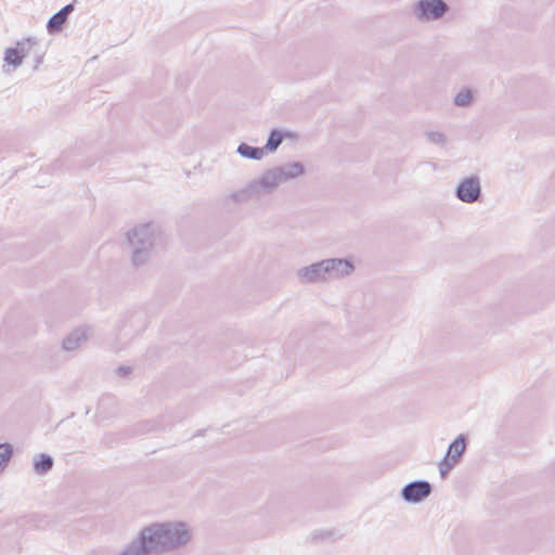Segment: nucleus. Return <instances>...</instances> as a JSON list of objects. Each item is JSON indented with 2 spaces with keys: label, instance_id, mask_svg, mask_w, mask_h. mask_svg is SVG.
Listing matches in <instances>:
<instances>
[{
  "label": "nucleus",
  "instance_id": "9d476101",
  "mask_svg": "<svg viewBox=\"0 0 555 555\" xmlns=\"http://www.w3.org/2000/svg\"><path fill=\"white\" fill-rule=\"evenodd\" d=\"M93 335V330L91 326H79L73 330L62 343V348L64 351H75L82 347Z\"/></svg>",
  "mask_w": 555,
  "mask_h": 555
},
{
  "label": "nucleus",
  "instance_id": "4468645a",
  "mask_svg": "<svg viewBox=\"0 0 555 555\" xmlns=\"http://www.w3.org/2000/svg\"><path fill=\"white\" fill-rule=\"evenodd\" d=\"M170 425H171V422L169 420V416L160 415L156 418L141 422L139 424V426H140L139 433L145 434V433H150V431L162 430V429H166Z\"/></svg>",
  "mask_w": 555,
  "mask_h": 555
},
{
  "label": "nucleus",
  "instance_id": "9b49d317",
  "mask_svg": "<svg viewBox=\"0 0 555 555\" xmlns=\"http://www.w3.org/2000/svg\"><path fill=\"white\" fill-rule=\"evenodd\" d=\"M296 275L305 284L326 283L322 260L298 269Z\"/></svg>",
  "mask_w": 555,
  "mask_h": 555
},
{
  "label": "nucleus",
  "instance_id": "aec40b11",
  "mask_svg": "<svg viewBox=\"0 0 555 555\" xmlns=\"http://www.w3.org/2000/svg\"><path fill=\"white\" fill-rule=\"evenodd\" d=\"M475 99L474 91L468 88L460 90L454 96V104L459 107H468Z\"/></svg>",
  "mask_w": 555,
  "mask_h": 555
},
{
  "label": "nucleus",
  "instance_id": "f3484780",
  "mask_svg": "<svg viewBox=\"0 0 555 555\" xmlns=\"http://www.w3.org/2000/svg\"><path fill=\"white\" fill-rule=\"evenodd\" d=\"M53 463L51 455L41 453L39 457L34 461V470L38 475H46L52 469Z\"/></svg>",
  "mask_w": 555,
  "mask_h": 555
},
{
  "label": "nucleus",
  "instance_id": "cd10ccee",
  "mask_svg": "<svg viewBox=\"0 0 555 555\" xmlns=\"http://www.w3.org/2000/svg\"><path fill=\"white\" fill-rule=\"evenodd\" d=\"M121 331L125 333V335H128L127 325L122 326Z\"/></svg>",
  "mask_w": 555,
  "mask_h": 555
},
{
  "label": "nucleus",
  "instance_id": "0eeeda50",
  "mask_svg": "<svg viewBox=\"0 0 555 555\" xmlns=\"http://www.w3.org/2000/svg\"><path fill=\"white\" fill-rule=\"evenodd\" d=\"M455 197L465 204H473L481 197V181L477 175L461 179L454 190Z\"/></svg>",
  "mask_w": 555,
  "mask_h": 555
},
{
  "label": "nucleus",
  "instance_id": "5701e85b",
  "mask_svg": "<svg viewBox=\"0 0 555 555\" xmlns=\"http://www.w3.org/2000/svg\"><path fill=\"white\" fill-rule=\"evenodd\" d=\"M23 60L16 47L8 48L4 52V62L8 65H12L14 68L18 67L23 63Z\"/></svg>",
  "mask_w": 555,
  "mask_h": 555
},
{
  "label": "nucleus",
  "instance_id": "6ab92c4d",
  "mask_svg": "<svg viewBox=\"0 0 555 555\" xmlns=\"http://www.w3.org/2000/svg\"><path fill=\"white\" fill-rule=\"evenodd\" d=\"M424 138L426 142L440 147H444L449 142L446 133L439 130H426L424 132Z\"/></svg>",
  "mask_w": 555,
  "mask_h": 555
},
{
  "label": "nucleus",
  "instance_id": "20e7f679",
  "mask_svg": "<svg viewBox=\"0 0 555 555\" xmlns=\"http://www.w3.org/2000/svg\"><path fill=\"white\" fill-rule=\"evenodd\" d=\"M274 190L280 184L297 179L306 173V168L300 162L285 163L264 171Z\"/></svg>",
  "mask_w": 555,
  "mask_h": 555
},
{
  "label": "nucleus",
  "instance_id": "2eb2a0df",
  "mask_svg": "<svg viewBox=\"0 0 555 555\" xmlns=\"http://www.w3.org/2000/svg\"><path fill=\"white\" fill-rule=\"evenodd\" d=\"M338 539L337 531L332 528H320L309 533L307 540L312 543Z\"/></svg>",
  "mask_w": 555,
  "mask_h": 555
},
{
  "label": "nucleus",
  "instance_id": "4be33fe9",
  "mask_svg": "<svg viewBox=\"0 0 555 555\" xmlns=\"http://www.w3.org/2000/svg\"><path fill=\"white\" fill-rule=\"evenodd\" d=\"M12 456L13 447L8 442L0 443V474L7 468Z\"/></svg>",
  "mask_w": 555,
  "mask_h": 555
},
{
  "label": "nucleus",
  "instance_id": "1a4fd4ad",
  "mask_svg": "<svg viewBox=\"0 0 555 555\" xmlns=\"http://www.w3.org/2000/svg\"><path fill=\"white\" fill-rule=\"evenodd\" d=\"M433 491V487L427 480H414L406 483L401 490V498L406 503L418 504L427 499Z\"/></svg>",
  "mask_w": 555,
  "mask_h": 555
},
{
  "label": "nucleus",
  "instance_id": "dca6fc26",
  "mask_svg": "<svg viewBox=\"0 0 555 555\" xmlns=\"http://www.w3.org/2000/svg\"><path fill=\"white\" fill-rule=\"evenodd\" d=\"M236 153L243 158L260 160L264 156V149L241 143L236 149Z\"/></svg>",
  "mask_w": 555,
  "mask_h": 555
},
{
  "label": "nucleus",
  "instance_id": "6e6552de",
  "mask_svg": "<svg viewBox=\"0 0 555 555\" xmlns=\"http://www.w3.org/2000/svg\"><path fill=\"white\" fill-rule=\"evenodd\" d=\"M322 262L326 283L347 278L354 271L353 262L347 258H327Z\"/></svg>",
  "mask_w": 555,
  "mask_h": 555
},
{
  "label": "nucleus",
  "instance_id": "393cba45",
  "mask_svg": "<svg viewBox=\"0 0 555 555\" xmlns=\"http://www.w3.org/2000/svg\"><path fill=\"white\" fill-rule=\"evenodd\" d=\"M129 325L133 328V333H140L145 326V318L142 312H137L132 314L129 319Z\"/></svg>",
  "mask_w": 555,
  "mask_h": 555
},
{
  "label": "nucleus",
  "instance_id": "a211bd4d",
  "mask_svg": "<svg viewBox=\"0 0 555 555\" xmlns=\"http://www.w3.org/2000/svg\"><path fill=\"white\" fill-rule=\"evenodd\" d=\"M67 18L61 13H54L47 23V30L49 34L54 35L62 31Z\"/></svg>",
  "mask_w": 555,
  "mask_h": 555
},
{
  "label": "nucleus",
  "instance_id": "39448f33",
  "mask_svg": "<svg viewBox=\"0 0 555 555\" xmlns=\"http://www.w3.org/2000/svg\"><path fill=\"white\" fill-rule=\"evenodd\" d=\"M274 190L280 184L297 179L306 173V168L300 162L285 163L264 171Z\"/></svg>",
  "mask_w": 555,
  "mask_h": 555
},
{
  "label": "nucleus",
  "instance_id": "f8f14e48",
  "mask_svg": "<svg viewBox=\"0 0 555 555\" xmlns=\"http://www.w3.org/2000/svg\"><path fill=\"white\" fill-rule=\"evenodd\" d=\"M246 185L253 199H260L261 197L275 191L266 172H263L260 177L249 181Z\"/></svg>",
  "mask_w": 555,
  "mask_h": 555
},
{
  "label": "nucleus",
  "instance_id": "f03ea898",
  "mask_svg": "<svg viewBox=\"0 0 555 555\" xmlns=\"http://www.w3.org/2000/svg\"><path fill=\"white\" fill-rule=\"evenodd\" d=\"M131 259L135 267L145 264L156 251L162 241V232L154 223H145L131 229L128 234Z\"/></svg>",
  "mask_w": 555,
  "mask_h": 555
},
{
  "label": "nucleus",
  "instance_id": "ddd939ff",
  "mask_svg": "<svg viewBox=\"0 0 555 555\" xmlns=\"http://www.w3.org/2000/svg\"><path fill=\"white\" fill-rule=\"evenodd\" d=\"M16 48H17L20 54H22L23 59L30 54L35 55V66H34L35 69L42 62V55H41L40 51L37 49L38 40L36 38L28 37L22 41H17Z\"/></svg>",
  "mask_w": 555,
  "mask_h": 555
},
{
  "label": "nucleus",
  "instance_id": "bb28decb",
  "mask_svg": "<svg viewBox=\"0 0 555 555\" xmlns=\"http://www.w3.org/2000/svg\"><path fill=\"white\" fill-rule=\"evenodd\" d=\"M130 371H131V369H130L129 366H119V367L117 369V373H118V375H120V376H126V375H128V374L130 373Z\"/></svg>",
  "mask_w": 555,
  "mask_h": 555
},
{
  "label": "nucleus",
  "instance_id": "b1692460",
  "mask_svg": "<svg viewBox=\"0 0 555 555\" xmlns=\"http://www.w3.org/2000/svg\"><path fill=\"white\" fill-rule=\"evenodd\" d=\"M229 198L235 203L243 204L251 201L247 185L230 193Z\"/></svg>",
  "mask_w": 555,
  "mask_h": 555
},
{
  "label": "nucleus",
  "instance_id": "a878e982",
  "mask_svg": "<svg viewBox=\"0 0 555 555\" xmlns=\"http://www.w3.org/2000/svg\"><path fill=\"white\" fill-rule=\"evenodd\" d=\"M74 11V3H68L63 7L59 12H61L66 18H68L69 14Z\"/></svg>",
  "mask_w": 555,
  "mask_h": 555
},
{
  "label": "nucleus",
  "instance_id": "7ed1b4c3",
  "mask_svg": "<svg viewBox=\"0 0 555 555\" xmlns=\"http://www.w3.org/2000/svg\"><path fill=\"white\" fill-rule=\"evenodd\" d=\"M449 9L444 0H418L414 3L412 12L417 21L428 23L441 20Z\"/></svg>",
  "mask_w": 555,
  "mask_h": 555
},
{
  "label": "nucleus",
  "instance_id": "412c9836",
  "mask_svg": "<svg viewBox=\"0 0 555 555\" xmlns=\"http://www.w3.org/2000/svg\"><path fill=\"white\" fill-rule=\"evenodd\" d=\"M283 133L282 131L278 130V129H273L270 134H269V138L267 140V143L266 145L262 147L264 149V152H275L278 150V147L281 145V143L283 142Z\"/></svg>",
  "mask_w": 555,
  "mask_h": 555
},
{
  "label": "nucleus",
  "instance_id": "f257e3e1",
  "mask_svg": "<svg viewBox=\"0 0 555 555\" xmlns=\"http://www.w3.org/2000/svg\"><path fill=\"white\" fill-rule=\"evenodd\" d=\"M193 538L184 521L153 522L142 528L119 555H163L186 546Z\"/></svg>",
  "mask_w": 555,
  "mask_h": 555
},
{
  "label": "nucleus",
  "instance_id": "423d86ee",
  "mask_svg": "<svg viewBox=\"0 0 555 555\" xmlns=\"http://www.w3.org/2000/svg\"><path fill=\"white\" fill-rule=\"evenodd\" d=\"M467 447L466 436L459 435L448 447L447 453L443 459L439 462L438 468L439 474L442 478H446L449 473L460 463L462 455L464 454Z\"/></svg>",
  "mask_w": 555,
  "mask_h": 555
}]
</instances>
